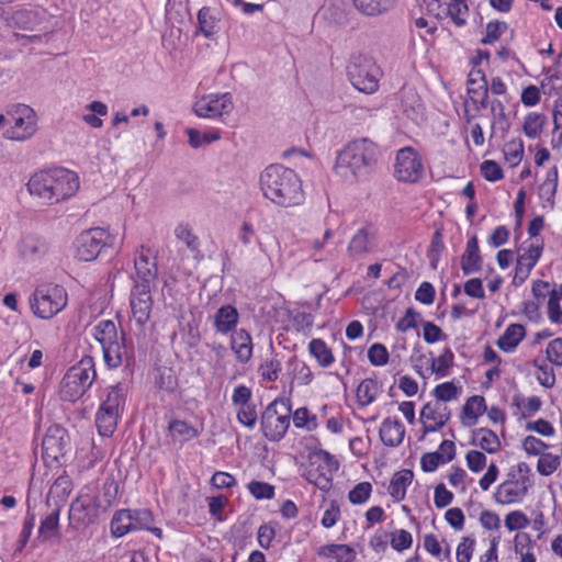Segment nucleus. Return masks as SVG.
Wrapping results in <instances>:
<instances>
[{
    "mask_svg": "<svg viewBox=\"0 0 562 562\" xmlns=\"http://www.w3.org/2000/svg\"><path fill=\"white\" fill-rule=\"evenodd\" d=\"M379 146L367 137L348 142L337 154L335 173L349 183H358L368 178L378 165Z\"/></svg>",
    "mask_w": 562,
    "mask_h": 562,
    "instance_id": "obj_1",
    "label": "nucleus"
},
{
    "mask_svg": "<svg viewBox=\"0 0 562 562\" xmlns=\"http://www.w3.org/2000/svg\"><path fill=\"white\" fill-rule=\"evenodd\" d=\"M263 195L282 207H292L303 203L302 181L294 170L282 165H270L260 176Z\"/></svg>",
    "mask_w": 562,
    "mask_h": 562,
    "instance_id": "obj_2",
    "label": "nucleus"
},
{
    "mask_svg": "<svg viewBox=\"0 0 562 562\" xmlns=\"http://www.w3.org/2000/svg\"><path fill=\"white\" fill-rule=\"evenodd\" d=\"M27 189L32 195L53 205L76 194L79 178L76 172L64 168L40 171L31 177Z\"/></svg>",
    "mask_w": 562,
    "mask_h": 562,
    "instance_id": "obj_3",
    "label": "nucleus"
},
{
    "mask_svg": "<svg viewBox=\"0 0 562 562\" xmlns=\"http://www.w3.org/2000/svg\"><path fill=\"white\" fill-rule=\"evenodd\" d=\"M531 469L526 462L510 467L505 480L497 485L493 493L495 503L508 506L521 503L531 486Z\"/></svg>",
    "mask_w": 562,
    "mask_h": 562,
    "instance_id": "obj_4",
    "label": "nucleus"
},
{
    "mask_svg": "<svg viewBox=\"0 0 562 562\" xmlns=\"http://www.w3.org/2000/svg\"><path fill=\"white\" fill-rule=\"evenodd\" d=\"M382 75L380 66L372 57L361 53L351 55L347 65V76L358 91L366 94L376 92Z\"/></svg>",
    "mask_w": 562,
    "mask_h": 562,
    "instance_id": "obj_5",
    "label": "nucleus"
},
{
    "mask_svg": "<svg viewBox=\"0 0 562 562\" xmlns=\"http://www.w3.org/2000/svg\"><path fill=\"white\" fill-rule=\"evenodd\" d=\"M95 376L93 358L85 356L64 375L59 390L60 397L68 402L77 401L87 392Z\"/></svg>",
    "mask_w": 562,
    "mask_h": 562,
    "instance_id": "obj_6",
    "label": "nucleus"
},
{
    "mask_svg": "<svg viewBox=\"0 0 562 562\" xmlns=\"http://www.w3.org/2000/svg\"><path fill=\"white\" fill-rule=\"evenodd\" d=\"M68 303L64 286L56 283H43L35 288L30 297L33 314L42 319H50L60 313Z\"/></svg>",
    "mask_w": 562,
    "mask_h": 562,
    "instance_id": "obj_7",
    "label": "nucleus"
},
{
    "mask_svg": "<svg viewBox=\"0 0 562 562\" xmlns=\"http://www.w3.org/2000/svg\"><path fill=\"white\" fill-rule=\"evenodd\" d=\"M124 402V387L120 384L111 386L95 416V425L101 436L108 437L114 432Z\"/></svg>",
    "mask_w": 562,
    "mask_h": 562,
    "instance_id": "obj_8",
    "label": "nucleus"
},
{
    "mask_svg": "<svg viewBox=\"0 0 562 562\" xmlns=\"http://www.w3.org/2000/svg\"><path fill=\"white\" fill-rule=\"evenodd\" d=\"M290 407L283 401H273L261 416L265 437L271 441L281 440L290 426Z\"/></svg>",
    "mask_w": 562,
    "mask_h": 562,
    "instance_id": "obj_9",
    "label": "nucleus"
},
{
    "mask_svg": "<svg viewBox=\"0 0 562 562\" xmlns=\"http://www.w3.org/2000/svg\"><path fill=\"white\" fill-rule=\"evenodd\" d=\"M13 125L5 131V137L13 140H25L36 132L35 111L26 104H15L8 110Z\"/></svg>",
    "mask_w": 562,
    "mask_h": 562,
    "instance_id": "obj_10",
    "label": "nucleus"
},
{
    "mask_svg": "<svg viewBox=\"0 0 562 562\" xmlns=\"http://www.w3.org/2000/svg\"><path fill=\"white\" fill-rule=\"evenodd\" d=\"M151 290L145 288H133L130 297L132 318L137 329L135 336L138 342H145V325L149 321L153 310Z\"/></svg>",
    "mask_w": 562,
    "mask_h": 562,
    "instance_id": "obj_11",
    "label": "nucleus"
},
{
    "mask_svg": "<svg viewBox=\"0 0 562 562\" xmlns=\"http://www.w3.org/2000/svg\"><path fill=\"white\" fill-rule=\"evenodd\" d=\"M99 512L97 497L90 493H81L70 505L69 524L77 530L85 529L97 521Z\"/></svg>",
    "mask_w": 562,
    "mask_h": 562,
    "instance_id": "obj_12",
    "label": "nucleus"
},
{
    "mask_svg": "<svg viewBox=\"0 0 562 562\" xmlns=\"http://www.w3.org/2000/svg\"><path fill=\"white\" fill-rule=\"evenodd\" d=\"M425 173L419 154L413 147H404L396 154L394 175L398 181L416 183Z\"/></svg>",
    "mask_w": 562,
    "mask_h": 562,
    "instance_id": "obj_13",
    "label": "nucleus"
},
{
    "mask_svg": "<svg viewBox=\"0 0 562 562\" xmlns=\"http://www.w3.org/2000/svg\"><path fill=\"white\" fill-rule=\"evenodd\" d=\"M310 468L306 470L305 479L322 491H328L331 487V472L338 468L334 457L327 451L315 453Z\"/></svg>",
    "mask_w": 562,
    "mask_h": 562,
    "instance_id": "obj_14",
    "label": "nucleus"
},
{
    "mask_svg": "<svg viewBox=\"0 0 562 562\" xmlns=\"http://www.w3.org/2000/svg\"><path fill=\"white\" fill-rule=\"evenodd\" d=\"M108 233L101 227L82 232L75 241L76 257L81 261L94 260L105 246Z\"/></svg>",
    "mask_w": 562,
    "mask_h": 562,
    "instance_id": "obj_15",
    "label": "nucleus"
},
{
    "mask_svg": "<svg viewBox=\"0 0 562 562\" xmlns=\"http://www.w3.org/2000/svg\"><path fill=\"white\" fill-rule=\"evenodd\" d=\"M378 229L372 224H364L352 235L347 254L353 260H360L373 252L376 247Z\"/></svg>",
    "mask_w": 562,
    "mask_h": 562,
    "instance_id": "obj_16",
    "label": "nucleus"
},
{
    "mask_svg": "<svg viewBox=\"0 0 562 562\" xmlns=\"http://www.w3.org/2000/svg\"><path fill=\"white\" fill-rule=\"evenodd\" d=\"M232 110L233 101L229 93L203 95L193 104L194 113L205 119H217Z\"/></svg>",
    "mask_w": 562,
    "mask_h": 562,
    "instance_id": "obj_17",
    "label": "nucleus"
},
{
    "mask_svg": "<svg viewBox=\"0 0 562 562\" xmlns=\"http://www.w3.org/2000/svg\"><path fill=\"white\" fill-rule=\"evenodd\" d=\"M450 409L445 403L429 402L420 411L424 435L442 428L450 418Z\"/></svg>",
    "mask_w": 562,
    "mask_h": 562,
    "instance_id": "obj_18",
    "label": "nucleus"
},
{
    "mask_svg": "<svg viewBox=\"0 0 562 562\" xmlns=\"http://www.w3.org/2000/svg\"><path fill=\"white\" fill-rule=\"evenodd\" d=\"M68 445L69 437L67 432L63 428L54 426L48 429L43 438L42 448L48 458L57 461L66 453Z\"/></svg>",
    "mask_w": 562,
    "mask_h": 562,
    "instance_id": "obj_19",
    "label": "nucleus"
},
{
    "mask_svg": "<svg viewBox=\"0 0 562 562\" xmlns=\"http://www.w3.org/2000/svg\"><path fill=\"white\" fill-rule=\"evenodd\" d=\"M135 265V284L133 288H145L151 290L157 280V267L154 260H150L143 251L134 261Z\"/></svg>",
    "mask_w": 562,
    "mask_h": 562,
    "instance_id": "obj_20",
    "label": "nucleus"
},
{
    "mask_svg": "<svg viewBox=\"0 0 562 562\" xmlns=\"http://www.w3.org/2000/svg\"><path fill=\"white\" fill-rule=\"evenodd\" d=\"M104 362L109 368H119L123 363H128L131 350L124 345V335L102 347Z\"/></svg>",
    "mask_w": 562,
    "mask_h": 562,
    "instance_id": "obj_21",
    "label": "nucleus"
},
{
    "mask_svg": "<svg viewBox=\"0 0 562 562\" xmlns=\"http://www.w3.org/2000/svg\"><path fill=\"white\" fill-rule=\"evenodd\" d=\"M379 436L385 446L398 447L404 440L405 427L400 420L386 417L380 426Z\"/></svg>",
    "mask_w": 562,
    "mask_h": 562,
    "instance_id": "obj_22",
    "label": "nucleus"
},
{
    "mask_svg": "<svg viewBox=\"0 0 562 562\" xmlns=\"http://www.w3.org/2000/svg\"><path fill=\"white\" fill-rule=\"evenodd\" d=\"M461 269L465 276L476 273L482 269V257L475 235L471 236L467 243L465 250L461 256Z\"/></svg>",
    "mask_w": 562,
    "mask_h": 562,
    "instance_id": "obj_23",
    "label": "nucleus"
},
{
    "mask_svg": "<svg viewBox=\"0 0 562 562\" xmlns=\"http://www.w3.org/2000/svg\"><path fill=\"white\" fill-rule=\"evenodd\" d=\"M18 250L21 257L29 260H36L44 257L48 251L47 243L36 236L25 235L19 244Z\"/></svg>",
    "mask_w": 562,
    "mask_h": 562,
    "instance_id": "obj_24",
    "label": "nucleus"
},
{
    "mask_svg": "<svg viewBox=\"0 0 562 562\" xmlns=\"http://www.w3.org/2000/svg\"><path fill=\"white\" fill-rule=\"evenodd\" d=\"M453 352L449 348H445L442 353H440L438 357H432L429 360L430 367L427 369L428 374H425L419 370L420 367L418 363L415 364V368L417 369V372L424 378H428L431 374H435L437 379H442L449 374L450 369L453 366Z\"/></svg>",
    "mask_w": 562,
    "mask_h": 562,
    "instance_id": "obj_25",
    "label": "nucleus"
},
{
    "mask_svg": "<svg viewBox=\"0 0 562 562\" xmlns=\"http://www.w3.org/2000/svg\"><path fill=\"white\" fill-rule=\"evenodd\" d=\"M355 9L362 15L374 18L391 11L395 0H351Z\"/></svg>",
    "mask_w": 562,
    "mask_h": 562,
    "instance_id": "obj_26",
    "label": "nucleus"
},
{
    "mask_svg": "<svg viewBox=\"0 0 562 562\" xmlns=\"http://www.w3.org/2000/svg\"><path fill=\"white\" fill-rule=\"evenodd\" d=\"M526 330L520 324H510L497 339V347L505 352H513L525 338Z\"/></svg>",
    "mask_w": 562,
    "mask_h": 562,
    "instance_id": "obj_27",
    "label": "nucleus"
},
{
    "mask_svg": "<svg viewBox=\"0 0 562 562\" xmlns=\"http://www.w3.org/2000/svg\"><path fill=\"white\" fill-rule=\"evenodd\" d=\"M526 244L527 246L518 251L517 262H519L520 266L532 269L542 255L544 243L541 238H536L526 241Z\"/></svg>",
    "mask_w": 562,
    "mask_h": 562,
    "instance_id": "obj_28",
    "label": "nucleus"
},
{
    "mask_svg": "<svg viewBox=\"0 0 562 562\" xmlns=\"http://www.w3.org/2000/svg\"><path fill=\"white\" fill-rule=\"evenodd\" d=\"M231 346L240 362L246 363L251 358V336L246 329H239L232 336Z\"/></svg>",
    "mask_w": 562,
    "mask_h": 562,
    "instance_id": "obj_29",
    "label": "nucleus"
},
{
    "mask_svg": "<svg viewBox=\"0 0 562 562\" xmlns=\"http://www.w3.org/2000/svg\"><path fill=\"white\" fill-rule=\"evenodd\" d=\"M238 318L239 314L234 306L224 305L214 316V326L218 333L227 334L236 327Z\"/></svg>",
    "mask_w": 562,
    "mask_h": 562,
    "instance_id": "obj_30",
    "label": "nucleus"
},
{
    "mask_svg": "<svg viewBox=\"0 0 562 562\" xmlns=\"http://www.w3.org/2000/svg\"><path fill=\"white\" fill-rule=\"evenodd\" d=\"M413 477L414 474L411 470H401L392 476L387 492L395 502L405 498L406 488L411 485Z\"/></svg>",
    "mask_w": 562,
    "mask_h": 562,
    "instance_id": "obj_31",
    "label": "nucleus"
},
{
    "mask_svg": "<svg viewBox=\"0 0 562 562\" xmlns=\"http://www.w3.org/2000/svg\"><path fill=\"white\" fill-rule=\"evenodd\" d=\"M491 110V135H493L496 131H499L503 135H505L510 127V123L508 120V115L505 112V105L498 99H493L490 102Z\"/></svg>",
    "mask_w": 562,
    "mask_h": 562,
    "instance_id": "obj_32",
    "label": "nucleus"
},
{
    "mask_svg": "<svg viewBox=\"0 0 562 562\" xmlns=\"http://www.w3.org/2000/svg\"><path fill=\"white\" fill-rule=\"evenodd\" d=\"M317 553L336 562H352L356 559L355 549L348 544H325L318 548Z\"/></svg>",
    "mask_w": 562,
    "mask_h": 562,
    "instance_id": "obj_33",
    "label": "nucleus"
},
{
    "mask_svg": "<svg viewBox=\"0 0 562 562\" xmlns=\"http://www.w3.org/2000/svg\"><path fill=\"white\" fill-rule=\"evenodd\" d=\"M473 445L479 446L482 450L487 453H496L501 449V440L497 435L487 429L479 428L473 431Z\"/></svg>",
    "mask_w": 562,
    "mask_h": 562,
    "instance_id": "obj_34",
    "label": "nucleus"
},
{
    "mask_svg": "<svg viewBox=\"0 0 562 562\" xmlns=\"http://www.w3.org/2000/svg\"><path fill=\"white\" fill-rule=\"evenodd\" d=\"M132 529L135 530H148L154 533L157 538L162 537V530L157 527H153L154 516L148 509H132Z\"/></svg>",
    "mask_w": 562,
    "mask_h": 562,
    "instance_id": "obj_35",
    "label": "nucleus"
},
{
    "mask_svg": "<svg viewBox=\"0 0 562 562\" xmlns=\"http://www.w3.org/2000/svg\"><path fill=\"white\" fill-rule=\"evenodd\" d=\"M132 509H120L117 510L111 520V532L114 537L120 538L125 536L127 532L133 531L132 529Z\"/></svg>",
    "mask_w": 562,
    "mask_h": 562,
    "instance_id": "obj_36",
    "label": "nucleus"
},
{
    "mask_svg": "<svg viewBox=\"0 0 562 562\" xmlns=\"http://www.w3.org/2000/svg\"><path fill=\"white\" fill-rule=\"evenodd\" d=\"M168 429L173 440L181 443L192 440L199 435V431L195 427L180 419H173L170 422Z\"/></svg>",
    "mask_w": 562,
    "mask_h": 562,
    "instance_id": "obj_37",
    "label": "nucleus"
},
{
    "mask_svg": "<svg viewBox=\"0 0 562 562\" xmlns=\"http://www.w3.org/2000/svg\"><path fill=\"white\" fill-rule=\"evenodd\" d=\"M547 123V116L542 113H528L522 123V132L528 138H537L541 135Z\"/></svg>",
    "mask_w": 562,
    "mask_h": 562,
    "instance_id": "obj_38",
    "label": "nucleus"
},
{
    "mask_svg": "<svg viewBox=\"0 0 562 562\" xmlns=\"http://www.w3.org/2000/svg\"><path fill=\"white\" fill-rule=\"evenodd\" d=\"M380 393V386L373 379H364L357 387L356 396L359 405L367 406L371 404L378 394Z\"/></svg>",
    "mask_w": 562,
    "mask_h": 562,
    "instance_id": "obj_39",
    "label": "nucleus"
},
{
    "mask_svg": "<svg viewBox=\"0 0 562 562\" xmlns=\"http://www.w3.org/2000/svg\"><path fill=\"white\" fill-rule=\"evenodd\" d=\"M311 355L317 360L321 367H328L334 362V356L327 345L318 338L312 339L308 344Z\"/></svg>",
    "mask_w": 562,
    "mask_h": 562,
    "instance_id": "obj_40",
    "label": "nucleus"
},
{
    "mask_svg": "<svg viewBox=\"0 0 562 562\" xmlns=\"http://www.w3.org/2000/svg\"><path fill=\"white\" fill-rule=\"evenodd\" d=\"M59 514L60 509L57 507L41 521V526L38 528L40 538L43 540H49L58 533Z\"/></svg>",
    "mask_w": 562,
    "mask_h": 562,
    "instance_id": "obj_41",
    "label": "nucleus"
},
{
    "mask_svg": "<svg viewBox=\"0 0 562 562\" xmlns=\"http://www.w3.org/2000/svg\"><path fill=\"white\" fill-rule=\"evenodd\" d=\"M87 109L91 113L83 114L82 121L93 128H100L103 125V121L99 116L108 114V106L101 101H92L87 105Z\"/></svg>",
    "mask_w": 562,
    "mask_h": 562,
    "instance_id": "obj_42",
    "label": "nucleus"
},
{
    "mask_svg": "<svg viewBox=\"0 0 562 562\" xmlns=\"http://www.w3.org/2000/svg\"><path fill=\"white\" fill-rule=\"evenodd\" d=\"M94 337L100 342L101 347L116 340L117 329L112 321H101L94 327Z\"/></svg>",
    "mask_w": 562,
    "mask_h": 562,
    "instance_id": "obj_43",
    "label": "nucleus"
},
{
    "mask_svg": "<svg viewBox=\"0 0 562 562\" xmlns=\"http://www.w3.org/2000/svg\"><path fill=\"white\" fill-rule=\"evenodd\" d=\"M486 411L485 400L483 396L474 395L470 397L463 406V413L467 418L472 419L474 424L479 416Z\"/></svg>",
    "mask_w": 562,
    "mask_h": 562,
    "instance_id": "obj_44",
    "label": "nucleus"
},
{
    "mask_svg": "<svg viewBox=\"0 0 562 562\" xmlns=\"http://www.w3.org/2000/svg\"><path fill=\"white\" fill-rule=\"evenodd\" d=\"M469 8L465 0H450L448 4V14L457 26H462L467 22Z\"/></svg>",
    "mask_w": 562,
    "mask_h": 562,
    "instance_id": "obj_45",
    "label": "nucleus"
},
{
    "mask_svg": "<svg viewBox=\"0 0 562 562\" xmlns=\"http://www.w3.org/2000/svg\"><path fill=\"white\" fill-rule=\"evenodd\" d=\"M561 464V457L552 453H543L537 462V471L543 475L549 476L554 473Z\"/></svg>",
    "mask_w": 562,
    "mask_h": 562,
    "instance_id": "obj_46",
    "label": "nucleus"
},
{
    "mask_svg": "<svg viewBox=\"0 0 562 562\" xmlns=\"http://www.w3.org/2000/svg\"><path fill=\"white\" fill-rule=\"evenodd\" d=\"M505 160L510 167H516L522 159L524 145L521 142H509L504 146Z\"/></svg>",
    "mask_w": 562,
    "mask_h": 562,
    "instance_id": "obj_47",
    "label": "nucleus"
},
{
    "mask_svg": "<svg viewBox=\"0 0 562 562\" xmlns=\"http://www.w3.org/2000/svg\"><path fill=\"white\" fill-rule=\"evenodd\" d=\"M155 381L159 389L167 392H172L178 384L177 376L170 368L158 369Z\"/></svg>",
    "mask_w": 562,
    "mask_h": 562,
    "instance_id": "obj_48",
    "label": "nucleus"
},
{
    "mask_svg": "<svg viewBox=\"0 0 562 562\" xmlns=\"http://www.w3.org/2000/svg\"><path fill=\"white\" fill-rule=\"evenodd\" d=\"M390 538L392 548L398 552L409 549L413 544L412 533L404 529L391 532Z\"/></svg>",
    "mask_w": 562,
    "mask_h": 562,
    "instance_id": "obj_49",
    "label": "nucleus"
},
{
    "mask_svg": "<svg viewBox=\"0 0 562 562\" xmlns=\"http://www.w3.org/2000/svg\"><path fill=\"white\" fill-rule=\"evenodd\" d=\"M293 423L297 428L306 427L307 430H314L317 428L316 417L311 415L306 407H300L294 412Z\"/></svg>",
    "mask_w": 562,
    "mask_h": 562,
    "instance_id": "obj_50",
    "label": "nucleus"
},
{
    "mask_svg": "<svg viewBox=\"0 0 562 562\" xmlns=\"http://www.w3.org/2000/svg\"><path fill=\"white\" fill-rule=\"evenodd\" d=\"M198 23L205 37H211L215 33V19L211 15L209 8L204 7L199 11Z\"/></svg>",
    "mask_w": 562,
    "mask_h": 562,
    "instance_id": "obj_51",
    "label": "nucleus"
},
{
    "mask_svg": "<svg viewBox=\"0 0 562 562\" xmlns=\"http://www.w3.org/2000/svg\"><path fill=\"white\" fill-rule=\"evenodd\" d=\"M248 490L257 499H271L274 496V486L266 482L251 481Z\"/></svg>",
    "mask_w": 562,
    "mask_h": 562,
    "instance_id": "obj_52",
    "label": "nucleus"
},
{
    "mask_svg": "<svg viewBox=\"0 0 562 562\" xmlns=\"http://www.w3.org/2000/svg\"><path fill=\"white\" fill-rule=\"evenodd\" d=\"M368 359L372 366L381 367L389 361V351L382 344H373L368 349Z\"/></svg>",
    "mask_w": 562,
    "mask_h": 562,
    "instance_id": "obj_53",
    "label": "nucleus"
},
{
    "mask_svg": "<svg viewBox=\"0 0 562 562\" xmlns=\"http://www.w3.org/2000/svg\"><path fill=\"white\" fill-rule=\"evenodd\" d=\"M372 485L369 482L358 483L348 494L350 503L358 505L367 502L371 495Z\"/></svg>",
    "mask_w": 562,
    "mask_h": 562,
    "instance_id": "obj_54",
    "label": "nucleus"
},
{
    "mask_svg": "<svg viewBox=\"0 0 562 562\" xmlns=\"http://www.w3.org/2000/svg\"><path fill=\"white\" fill-rule=\"evenodd\" d=\"M465 461L470 471L479 473L485 469L487 458L479 450H469L465 454Z\"/></svg>",
    "mask_w": 562,
    "mask_h": 562,
    "instance_id": "obj_55",
    "label": "nucleus"
},
{
    "mask_svg": "<svg viewBox=\"0 0 562 562\" xmlns=\"http://www.w3.org/2000/svg\"><path fill=\"white\" fill-rule=\"evenodd\" d=\"M529 522V518L520 510L510 512L505 517V526L509 531L525 529Z\"/></svg>",
    "mask_w": 562,
    "mask_h": 562,
    "instance_id": "obj_56",
    "label": "nucleus"
},
{
    "mask_svg": "<svg viewBox=\"0 0 562 562\" xmlns=\"http://www.w3.org/2000/svg\"><path fill=\"white\" fill-rule=\"evenodd\" d=\"M507 30V24L501 21H492L486 25L485 36L482 38V43L487 45L496 42Z\"/></svg>",
    "mask_w": 562,
    "mask_h": 562,
    "instance_id": "obj_57",
    "label": "nucleus"
},
{
    "mask_svg": "<svg viewBox=\"0 0 562 562\" xmlns=\"http://www.w3.org/2000/svg\"><path fill=\"white\" fill-rule=\"evenodd\" d=\"M481 173L485 180L491 182H496L504 177L501 166L494 160H484L481 164Z\"/></svg>",
    "mask_w": 562,
    "mask_h": 562,
    "instance_id": "obj_58",
    "label": "nucleus"
},
{
    "mask_svg": "<svg viewBox=\"0 0 562 562\" xmlns=\"http://www.w3.org/2000/svg\"><path fill=\"white\" fill-rule=\"evenodd\" d=\"M533 366L538 369L537 381L546 389H551L555 383V374L552 368L547 364H539L537 360Z\"/></svg>",
    "mask_w": 562,
    "mask_h": 562,
    "instance_id": "obj_59",
    "label": "nucleus"
},
{
    "mask_svg": "<svg viewBox=\"0 0 562 562\" xmlns=\"http://www.w3.org/2000/svg\"><path fill=\"white\" fill-rule=\"evenodd\" d=\"M558 168L554 166L547 172L546 179L540 186V191L543 195H547L548 199L555 195L558 188Z\"/></svg>",
    "mask_w": 562,
    "mask_h": 562,
    "instance_id": "obj_60",
    "label": "nucleus"
},
{
    "mask_svg": "<svg viewBox=\"0 0 562 562\" xmlns=\"http://www.w3.org/2000/svg\"><path fill=\"white\" fill-rule=\"evenodd\" d=\"M548 316L549 319L554 324H560L562 321V310L557 290H552L549 293Z\"/></svg>",
    "mask_w": 562,
    "mask_h": 562,
    "instance_id": "obj_61",
    "label": "nucleus"
},
{
    "mask_svg": "<svg viewBox=\"0 0 562 562\" xmlns=\"http://www.w3.org/2000/svg\"><path fill=\"white\" fill-rule=\"evenodd\" d=\"M546 355L553 366L562 367V338L552 339L547 346Z\"/></svg>",
    "mask_w": 562,
    "mask_h": 562,
    "instance_id": "obj_62",
    "label": "nucleus"
},
{
    "mask_svg": "<svg viewBox=\"0 0 562 562\" xmlns=\"http://www.w3.org/2000/svg\"><path fill=\"white\" fill-rule=\"evenodd\" d=\"M434 395L436 402H448L457 397L458 389L452 382H445L435 387Z\"/></svg>",
    "mask_w": 562,
    "mask_h": 562,
    "instance_id": "obj_63",
    "label": "nucleus"
},
{
    "mask_svg": "<svg viewBox=\"0 0 562 562\" xmlns=\"http://www.w3.org/2000/svg\"><path fill=\"white\" fill-rule=\"evenodd\" d=\"M549 446L543 442L542 440L536 438L535 436H527L522 440V449L528 453L529 456H541L544 452L546 449H548Z\"/></svg>",
    "mask_w": 562,
    "mask_h": 562,
    "instance_id": "obj_64",
    "label": "nucleus"
}]
</instances>
